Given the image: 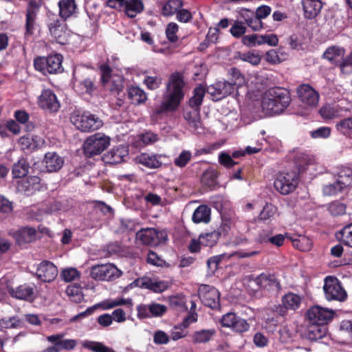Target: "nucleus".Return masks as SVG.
Returning <instances> with one entry per match:
<instances>
[{
  "label": "nucleus",
  "instance_id": "f257e3e1",
  "mask_svg": "<svg viewBox=\"0 0 352 352\" xmlns=\"http://www.w3.org/2000/svg\"><path fill=\"white\" fill-rule=\"evenodd\" d=\"M184 85L182 74L178 72L172 74L166 85V92L164 95L163 101L160 106L154 110L152 116L176 110L184 96Z\"/></svg>",
  "mask_w": 352,
  "mask_h": 352
},
{
  "label": "nucleus",
  "instance_id": "f03ea898",
  "mask_svg": "<svg viewBox=\"0 0 352 352\" xmlns=\"http://www.w3.org/2000/svg\"><path fill=\"white\" fill-rule=\"evenodd\" d=\"M291 101L289 92L280 87H273L267 91L261 101L262 112L267 116L282 113Z\"/></svg>",
  "mask_w": 352,
  "mask_h": 352
},
{
  "label": "nucleus",
  "instance_id": "7ed1b4c3",
  "mask_svg": "<svg viewBox=\"0 0 352 352\" xmlns=\"http://www.w3.org/2000/svg\"><path fill=\"white\" fill-rule=\"evenodd\" d=\"M110 142V138L102 133L90 135L83 144L85 155L91 157L100 155L109 146Z\"/></svg>",
  "mask_w": 352,
  "mask_h": 352
},
{
  "label": "nucleus",
  "instance_id": "20e7f679",
  "mask_svg": "<svg viewBox=\"0 0 352 352\" xmlns=\"http://www.w3.org/2000/svg\"><path fill=\"white\" fill-rule=\"evenodd\" d=\"M63 57L60 54H56L47 57H37L34 60V66L36 70L43 74H56L63 70Z\"/></svg>",
  "mask_w": 352,
  "mask_h": 352
},
{
  "label": "nucleus",
  "instance_id": "39448f33",
  "mask_svg": "<svg viewBox=\"0 0 352 352\" xmlns=\"http://www.w3.org/2000/svg\"><path fill=\"white\" fill-rule=\"evenodd\" d=\"M122 272L113 263L95 265L91 267L90 276L95 280L113 281L120 278Z\"/></svg>",
  "mask_w": 352,
  "mask_h": 352
},
{
  "label": "nucleus",
  "instance_id": "423d86ee",
  "mask_svg": "<svg viewBox=\"0 0 352 352\" xmlns=\"http://www.w3.org/2000/svg\"><path fill=\"white\" fill-rule=\"evenodd\" d=\"M323 290L327 300L343 302L347 298V293L342 287L340 281L336 277L327 276L324 278Z\"/></svg>",
  "mask_w": 352,
  "mask_h": 352
},
{
  "label": "nucleus",
  "instance_id": "0eeeda50",
  "mask_svg": "<svg viewBox=\"0 0 352 352\" xmlns=\"http://www.w3.org/2000/svg\"><path fill=\"white\" fill-rule=\"evenodd\" d=\"M72 122L78 130L82 132L98 130L103 124L100 118L89 113L74 114L72 117Z\"/></svg>",
  "mask_w": 352,
  "mask_h": 352
},
{
  "label": "nucleus",
  "instance_id": "6e6552de",
  "mask_svg": "<svg viewBox=\"0 0 352 352\" xmlns=\"http://www.w3.org/2000/svg\"><path fill=\"white\" fill-rule=\"evenodd\" d=\"M298 184V176L296 171L280 173L274 180V186L282 195H288L294 191Z\"/></svg>",
  "mask_w": 352,
  "mask_h": 352
},
{
  "label": "nucleus",
  "instance_id": "1a4fd4ad",
  "mask_svg": "<svg viewBox=\"0 0 352 352\" xmlns=\"http://www.w3.org/2000/svg\"><path fill=\"white\" fill-rule=\"evenodd\" d=\"M333 314L331 309L315 305L307 310L306 318L311 324H325L332 320Z\"/></svg>",
  "mask_w": 352,
  "mask_h": 352
},
{
  "label": "nucleus",
  "instance_id": "9d476101",
  "mask_svg": "<svg viewBox=\"0 0 352 352\" xmlns=\"http://www.w3.org/2000/svg\"><path fill=\"white\" fill-rule=\"evenodd\" d=\"M237 89L229 81H218L207 88V92L212 96L213 100H220L234 93Z\"/></svg>",
  "mask_w": 352,
  "mask_h": 352
},
{
  "label": "nucleus",
  "instance_id": "9b49d317",
  "mask_svg": "<svg viewBox=\"0 0 352 352\" xmlns=\"http://www.w3.org/2000/svg\"><path fill=\"white\" fill-rule=\"evenodd\" d=\"M198 292L201 300L206 306L212 309L219 306L220 294L213 286L201 285Z\"/></svg>",
  "mask_w": 352,
  "mask_h": 352
},
{
  "label": "nucleus",
  "instance_id": "f8f14e48",
  "mask_svg": "<svg viewBox=\"0 0 352 352\" xmlns=\"http://www.w3.org/2000/svg\"><path fill=\"white\" fill-rule=\"evenodd\" d=\"M121 305H126L129 307H131L133 306L132 299L124 298L107 299L91 307L87 308L84 312L77 316V317L87 316L91 315L94 313V311L97 307H100L102 310H108Z\"/></svg>",
  "mask_w": 352,
  "mask_h": 352
},
{
  "label": "nucleus",
  "instance_id": "ddd939ff",
  "mask_svg": "<svg viewBox=\"0 0 352 352\" xmlns=\"http://www.w3.org/2000/svg\"><path fill=\"white\" fill-rule=\"evenodd\" d=\"M136 238L142 243L155 246L165 239L164 232L155 228H142L136 233Z\"/></svg>",
  "mask_w": 352,
  "mask_h": 352
},
{
  "label": "nucleus",
  "instance_id": "4468645a",
  "mask_svg": "<svg viewBox=\"0 0 352 352\" xmlns=\"http://www.w3.org/2000/svg\"><path fill=\"white\" fill-rule=\"evenodd\" d=\"M184 118L188 123L190 131L195 133H202L204 132L200 118V108L188 106L184 110Z\"/></svg>",
  "mask_w": 352,
  "mask_h": 352
},
{
  "label": "nucleus",
  "instance_id": "2eb2a0df",
  "mask_svg": "<svg viewBox=\"0 0 352 352\" xmlns=\"http://www.w3.org/2000/svg\"><path fill=\"white\" fill-rule=\"evenodd\" d=\"M37 104L40 108L50 112H56L60 108V103L56 94L49 89L42 91L38 98Z\"/></svg>",
  "mask_w": 352,
  "mask_h": 352
},
{
  "label": "nucleus",
  "instance_id": "dca6fc26",
  "mask_svg": "<svg viewBox=\"0 0 352 352\" xmlns=\"http://www.w3.org/2000/svg\"><path fill=\"white\" fill-rule=\"evenodd\" d=\"M300 100L306 106L315 107L319 102V94L308 85H302L297 89Z\"/></svg>",
  "mask_w": 352,
  "mask_h": 352
},
{
  "label": "nucleus",
  "instance_id": "f3484780",
  "mask_svg": "<svg viewBox=\"0 0 352 352\" xmlns=\"http://www.w3.org/2000/svg\"><path fill=\"white\" fill-rule=\"evenodd\" d=\"M36 274L42 281L50 283L56 278L58 268L52 262L43 261L38 265Z\"/></svg>",
  "mask_w": 352,
  "mask_h": 352
},
{
  "label": "nucleus",
  "instance_id": "a211bd4d",
  "mask_svg": "<svg viewBox=\"0 0 352 352\" xmlns=\"http://www.w3.org/2000/svg\"><path fill=\"white\" fill-rule=\"evenodd\" d=\"M49 29L57 43L64 45L67 42L70 32L64 21L56 20L50 24Z\"/></svg>",
  "mask_w": 352,
  "mask_h": 352
},
{
  "label": "nucleus",
  "instance_id": "6ab92c4d",
  "mask_svg": "<svg viewBox=\"0 0 352 352\" xmlns=\"http://www.w3.org/2000/svg\"><path fill=\"white\" fill-rule=\"evenodd\" d=\"M39 11V7L35 4L30 3L28 6L25 14V36H31L34 34L36 28L37 16Z\"/></svg>",
  "mask_w": 352,
  "mask_h": 352
},
{
  "label": "nucleus",
  "instance_id": "aec40b11",
  "mask_svg": "<svg viewBox=\"0 0 352 352\" xmlns=\"http://www.w3.org/2000/svg\"><path fill=\"white\" fill-rule=\"evenodd\" d=\"M134 283L141 288L148 289L156 293H161L168 288L167 282L153 280L148 277L138 278Z\"/></svg>",
  "mask_w": 352,
  "mask_h": 352
},
{
  "label": "nucleus",
  "instance_id": "412c9836",
  "mask_svg": "<svg viewBox=\"0 0 352 352\" xmlns=\"http://www.w3.org/2000/svg\"><path fill=\"white\" fill-rule=\"evenodd\" d=\"M346 111L347 109L342 107L340 104L331 103L322 106L319 113L322 119L328 120L342 116Z\"/></svg>",
  "mask_w": 352,
  "mask_h": 352
},
{
  "label": "nucleus",
  "instance_id": "4be33fe9",
  "mask_svg": "<svg viewBox=\"0 0 352 352\" xmlns=\"http://www.w3.org/2000/svg\"><path fill=\"white\" fill-rule=\"evenodd\" d=\"M162 157V155L142 153L135 157V163L141 164L144 167L151 169H155L160 168L162 162L160 159Z\"/></svg>",
  "mask_w": 352,
  "mask_h": 352
},
{
  "label": "nucleus",
  "instance_id": "5701e85b",
  "mask_svg": "<svg viewBox=\"0 0 352 352\" xmlns=\"http://www.w3.org/2000/svg\"><path fill=\"white\" fill-rule=\"evenodd\" d=\"M40 182L41 179L37 176L28 177L18 182L17 189L27 195H31L39 190Z\"/></svg>",
  "mask_w": 352,
  "mask_h": 352
},
{
  "label": "nucleus",
  "instance_id": "b1692460",
  "mask_svg": "<svg viewBox=\"0 0 352 352\" xmlns=\"http://www.w3.org/2000/svg\"><path fill=\"white\" fill-rule=\"evenodd\" d=\"M129 152L125 146H119L111 148L104 156V161L108 164H116L124 161Z\"/></svg>",
  "mask_w": 352,
  "mask_h": 352
},
{
  "label": "nucleus",
  "instance_id": "393cba45",
  "mask_svg": "<svg viewBox=\"0 0 352 352\" xmlns=\"http://www.w3.org/2000/svg\"><path fill=\"white\" fill-rule=\"evenodd\" d=\"M302 4L305 16L309 19L316 17L323 7L322 0H302Z\"/></svg>",
  "mask_w": 352,
  "mask_h": 352
},
{
  "label": "nucleus",
  "instance_id": "a878e982",
  "mask_svg": "<svg viewBox=\"0 0 352 352\" xmlns=\"http://www.w3.org/2000/svg\"><path fill=\"white\" fill-rule=\"evenodd\" d=\"M254 281L258 287L267 290L278 289L280 287L275 276L270 274H261Z\"/></svg>",
  "mask_w": 352,
  "mask_h": 352
},
{
  "label": "nucleus",
  "instance_id": "bb28decb",
  "mask_svg": "<svg viewBox=\"0 0 352 352\" xmlns=\"http://www.w3.org/2000/svg\"><path fill=\"white\" fill-rule=\"evenodd\" d=\"M74 87L76 91L79 94L92 96L96 90L95 78L89 76L76 81Z\"/></svg>",
  "mask_w": 352,
  "mask_h": 352
},
{
  "label": "nucleus",
  "instance_id": "cd10ccee",
  "mask_svg": "<svg viewBox=\"0 0 352 352\" xmlns=\"http://www.w3.org/2000/svg\"><path fill=\"white\" fill-rule=\"evenodd\" d=\"M10 294L15 298L27 301H33L34 292V288L30 285H20L16 288L9 289Z\"/></svg>",
  "mask_w": 352,
  "mask_h": 352
},
{
  "label": "nucleus",
  "instance_id": "c85d7f7f",
  "mask_svg": "<svg viewBox=\"0 0 352 352\" xmlns=\"http://www.w3.org/2000/svg\"><path fill=\"white\" fill-rule=\"evenodd\" d=\"M43 163L48 172H56L63 166V160L56 153L49 152L45 154Z\"/></svg>",
  "mask_w": 352,
  "mask_h": 352
},
{
  "label": "nucleus",
  "instance_id": "c756f323",
  "mask_svg": "<svg viewBox=\"0 0 352 352\" xmlns=\"http://www.w3.org/2000/svg\"><path fill=\"white\" fill-rule=\"evenodd\" d=\"M58 7L59 15L64 20L74 14L77 10L75 0H60Z\"/></svg>",
  "mask_w": 352,
  "mask_h": 352
},
{
  "label": "nucleus",
  "instance_id": "7c9ffc66",
  "mask_svg": "<svg viewBox=\"0 0 352 352\" xmlns=\"http://www.w3.org/2000/svg\"><path fill=\"white\" fill-rule=\"evenodd\" d=\"M36 231L31 227H23L20 228L15 234V238L19 245L30 243L34 240Z\"/></svg>",
  "mask_w": 352,
  "mask_h": 352
},
{
  "label": "nucleus",
  "instance_id": "2f4dec72",
  "mask_svg": "<svg viewBox=\"0 0 352 352\" xmlns=\"http://www.w3.org/2000/svg\"><path fill=\"white\" fill-rule=\"evenodd\" d=\"M124 6L125 14L130 18L135 17L144 9L142 0H127Z\"/></svg>",
  "mask_w": 352,
  "mask_h": 352
},
{
  "label": "nucleus",
  "instance_id": "473e14b6",
  "mask_svg": "<svg viewBox=\"0 0 352 352\" xmlns=\"http://www.w3.org/2000/svg\"><path fill=\"white\" fill-rule=\"evenodd\" d=\"M127 94L131 102L135 105L143 104L147 100V94L139 87L132 86L129 87Z\"/></svg>",
  "mask_w": 352,
  "mask_h": 352
},
{
  "label": "nucleus",
  "instance_id": "72a5a7b5",
  "mask_svg": "<svg viewBox=\"0 0 352 352\" xmlns=\"http://www.w3.org/2000/svg\"><path fill=\"white\" fill-rule=\"evenodd\" d=\"M215 334L214 329L196 331L192 336V342L195 344H205L210 342Z\"/></svg>",
  "mask_w": 352,
  "mask_h": 352
},
{
  "label": "nucleus",
  "instance_id": "f704fd0d",
  "mask_svg": "<svg viewBox=\"0 0 352 352\" xmlns=\"http://www.w3.org/2000/svg\"><path fill=\"white\" fill-rule=\"evenodd\" d=\"M192 221L196 223H208L210 219V208L206 205L198 206L193 212Z\"/></svg>",
  "mask_w": 352,
  "mask_h": 352
},
{
  "label": "nucleus",
  "instance_id": "c9c22d12",
  "mask_svg": "<svg viewBox=\"0 0 352 352\" xmlns=\"http://www.w3.org/2000/svg\"><path fill=\"white\" fill-rule=\"evenodd\" d=\"M301 298L294 293L285 294L282 298V303L286 309L296 310L301 304Z\"/></svg>",
  "mask_w": 352,
  "mask_h": 352
},
{
  "label": "nucleus",
  "instance_id": "e433bc0d",
  "mask_svg": "<svg viewBox=\"0 0 352 352\" xmlns=\"http://www.w3.org/2000/svg\"><path fill=\"white\" fill-rule=\"evenodd\" d=\"M324 324H311L308 327L306 336L310 340H317L322 338L327 333Z\"/></svg>",
  "mask_w": 352,
  "mask_h": 352
},
{
  "label": "nucleus",
  "instance_id": "4c0bfd02",
  "mask_svg": "<svg viewBox=\"0 0 352 352\" xmlns=\"http://www.w3.org/2000/svg\"><path fill=\"white\" fill-rule=\"evenodd\" d=\"M250 328V325L248 321L245 319L237 316L236 314L234 316V320H232V323H230L229 327V329L237 333H243L247 332L249 331Z\"/></svg>",
  "mask_w": 352,
  "mask_h": 352
},
{
  "label": "nucleus",
  "instance_id": "58836bf2",
  "mask_svg": "<svg viewBox=\"0 0 352 352\" xmlns=\"http://www.w3.org/2000/svg\"><path fill=\"white\" fill-rule=\"evenodd\" d=\"M82 346L93 352H116L112 348L105 346L100 342L91 340H83L81 342Z\"/></svg>",
  "mask_w": 352,
  "mask_h": 352
},
{
  "label": "nucleus",
  "instance_id": "ea45409f",
  "mask_svg": "<svg viewBox=\"0 0 352 352\" xmlns=\"http://www.w3.org/2000/svg\"><path fill=\"white\" fill-rule=\"evenodd\" d=\"M336 236L343 244L352 248V223L345 226Z\"/></svg>",
  "mask_w": 352,
  "mask_h": 352
},
{
  "label": "nucleus",
  "instance_id": "a19ab883",
  "mask_svg": "<svg viewBox=\"0 0 352 352\" xmlns=\"http://www.w3.org/2000/svg\"><path fill=\"white\" fill-rule=\"evenodd\" d=\"M101 72V82L104 87L113 91V89L120 90V87L117 85L115 88L110 86V84L113 82L112 77L111 76V69L107 65H102L100 66Z\"/></svg>",
  "mask_w": 352,
  "mask_h": 352
},
{
  "label": "nucleus",
  "instance_id": "79ce46f5",
  "mask_svg": "<svg viewBox=\"0 0 352 352\" xmlns=\"http://www.w3.org/2000/svg\"><path fill=\"white\" fill-rule=\"evenodd\" d=\"M220 234V232L216 230L203 233L199 235L201 244L202 246L212 247L217 244Z\"/></svg>",
  "mask_w": 352,
  "mask_h": 352
},
{
  "label": "nucleus",
  "instance_id": "37998d69",
  "mask_svg": "<svg viewBox=\"0 0 352 352\" xmlns=\"http://www.w3.org/2000/svg\"><path fill=\"white\" fill-rule=\"evenodd\" d=\"M205 94L206 89L204 86L199 85L193 91L192 97L189 100L188 106L195 108H200Z\"/></svg>",
  "mask_w": 352,
  "mask_h": 352
},
{
  "label": "nucleus",
  "instance_id": "c03bdc74",
  "mask_svg": "<svg viewBox=\"0 0 352 352\" xmlns=\"http://www.w3.org/2000/svg\"><path fill=\"white\" fill-rule=\"evenodd\" d=\"M182 7V2L181 0H168L164 4L162 14L164 16H172L176 14Z\"/></svg>",
  "mask_w": 352,
  "mask_h": 352
},
{
  "label": "nucleus",
  "instance_id": "a18cd8bd",
  "mask_svg": "<svg viewBox=\"0 0 352 352\" xmlns=\"http://www.w3.org/2000/svg\"><path fill=\"white\" fill-rule=\"evenodd\" d=\"M66 294L71 301L78 303L84 299L82 288L76 285H69L66 289Z\"/></svg>",
  "mask_w": 352,
  "mask_h": 352
},
{
  "label": "nucleus",
  "instance_id": "49530a36",
  "mask_svg": "<svg viewBox=\"0 0 352 352\" xmlns=\"http://www.w3.org/2000/svg\"><path fill=\"white\" fill-rule=\"evenodd\" d=\"M336 129L341 134L352 138V117L342 119L337 122Z\"/></svg>",
  "mask_w": 352,
  "mask_h": 352
},
{
  "label": "nucleus",
  "instance_id": "de8ad7c7",
  "mask_svg": "<svg viewBox=\"0 0 352 352\" xmlns=\"http://www.w3.org/2000/svg\"><path fill=\"white\" fill-rule=\"evenodd\" d=\"M29 165L24 158L18 160L13 165L12 174L15 178H21L25 176L28 173Z\"/></svg>",
  "mask_w": 352,
  "mask_h": 352
},
{
  "label": "nucleus",
  "instance_id": "09e8293b",
  "mask_svg": "<svg viewBox=\"0 0 352 352\" xmlns=\"http://www.w3.org/2000/svg\"><path fill=\"white\" fill-rule=\"evenodd\" d=\"M143 74L144 75L143 83L148 89L155 90L160 87L162 85V78L160 76H151L148 74V72H144Z\"/></svg>",
  "mask_w": 352,
  "mask_h": 352
},
{
  "label": "nucleus",
  "instance_id": "8fccbe9b",
  "mask_svg": "<svg viewBox=\"0 0 352 352\" xmlns=\"http://www.w3.org/2000/svg\"><path fill=\"white\" fill-rule=\"evenodd\" d=\"M345 187L336 179L333 183L324 185L322 187V192L324 195L332 196L342 192Z\"/></svg>",
  "mask_w": 352,
  "mask_h": 352
},
{
  "label": "nucleus",
  "instance_id": "3c124183",
  "mask_svg": "<svg viewBox=\"0 0 352 352\" xmlns=\"http://www.w3.org/2000/svg\"><path fill=\"white\" fill-rule=\"evenodd\" d=\"M337 179L345 188L352 184V168L349 167L342 168L338 173Z\"/></svg>",
  "mask_w": 352,
  "mask_h": 352
},
{
  "label": "nucleus",
  "instance_id": "603ef678",
  "mask_svg": "<svg viewBox=\"0 0 352 352\" xmlns=\"http://www.w3.org/2000/svg\"><path fill=\"white\" fill-rule=\"evenodd\" d=\"M0 326L6 329L21 328L23 327V322L17 316H12L1 319Z\"/></svg>",
  "mask_w": 352,
  "mask_h": 352
},
{
  "label": "nucleus",
  "instance_id": "864d4df0",
  "mask_svg": "<svg viewBox=\"0 0 352 352\" xmlns=\"http://www.w3.org/2000/svg\"><path fill=\"white\" fill-rule=\"evenodd\" d=\"M60 276L64 281L72 282L78 279L80 276V273L74 267H67L61 271Z\"/></svg>",
  "mask_w": 352,
  "mask_h": 352
},
{
  "label": "nucleus",
  "instance_id": "5fc2aeb1",
  "mask_svg": "<svg viewBox=\"0 0 352 352\" xmlns=\"http://www.w3.org/2000/svg\"><path fill=\"white\" fill-rule=\"evenodd\" d=\"M294 246L300 251H308L311 248V241L305 236H299L298 239L290 238Z\"/></svg>",
  "mask_w": 352,
  "mask_h": 352
},
{
  "label": "nucleus",
  "instance_id": "6e6d98bb",
  "mask_svg": "<svg viewBox=\"0 0 352 352\" xmlns=\"http://www.w3.org/2000/svg\"><path fill=\"white\" fill-rule=\"evenodd\" d=\"M228 74L231 77L230 82L234 85L236 89L244 83V77L238 69L235 67L231 68L228 71Z\"/></svg>",
  "mask_w": 352,
  "mask_h": 352
},
{
  "label": "nucleus",
  "instance_id": "4d7b16f0",
  "mask_svg": "<svg viewBox=\"0 0 352 352\" xmlns=\"http://www.w3.org/2000/svg\"><path fill=\"white\" fill-rule=\"evenodd\" d=\"M344 54V50L341 47H332L328 48L324 53V56L330 61L337 60Z\"/></svg>",
  "mask_w": 352,
  "mask_h": 352
},
{
  "label": "nucleus",
  "instance_id": "13d9d810",
  "mask_svg": "<svg viewBox=\"0 0 352 352\" xmlns=\"http://www.w3.org/2000/svg\"><path fill=\"white\" fill-rule=\"evenodd\" d=\"M277 212V208L272 204H266L260 212L259 217L261 220H270Z\"/></svg>",
  "mask_w": 352,
  "mask_h": 352
},
{
  "label": "nucleus",
  "instance_id": "bf43d9fd",
  "mask_svg": "<svg viewBox=\"0 0 352 352\" xmlns=\"http://www.w3.org/2000/svg\"><path fill=\"white\" fill-rule=\"evenodd\" d=\"M139 140L144 146L153 144L159 140V135L151 131H145L139 135Z\"/></svg>",
  "mask_w": 352,
  "mask_h": 352
},
{
  "label": "nucleus",
  "instance_id": "052dcab7",
  "mask_svg": "<svg viewBox=\"0 0 352 352\" xmlns=\"http://www.w3.org/2000/svg\"><path fill=\"white\" fill-rule=\"evenodd\" d=\"M179 31V26L176 23H169L166 28V36L171 43H175L178 40L177 33Z\"/></svg>",
  "mask_w": 352,
  "mask_h": 352
},
{
  "label": "nucleus",
  "instance_id": "680f3d73",
  "mask_svg": "<svg viewBox=\"0 0 352 352\" xmlns=\"http://www.w3.org/2000/svg\"><path fill=\"white\" fill-rule=\"evenodd\" d=\"M285 239V236L281 234L271 237H269V235L264 236L261 234L259 237V243L270 242L272 244L279 247L283 245Z\"/></svg>",
  "mask_w": 352,
  "mask_h": 352
},
{
  "label": "nucleus",
  "instance_id": "e2e57ef3",
  "mask_svg": "<svg viewBox=\"0 0 352 352\" xmlns=\"http://www.w3.org/2000/svg\"><path fill=\"white\" fill-rule=\"evenodd\" d=\"M192 158V153L189 151L184 150L178 157L174 160L175 166L183 168L190 161Z\"/></svg>",
  "mask_w": 352,
  "mask_h": 352
},
{
  "label": "nucleus",
  "instance_id": "0e129e2a",
  "mask_svg": "<svg viewBox=\"0 0 352 352\" xmlns=\"http://www.w3.org/2000/svg\"><path fill=\"white\" fill-rule=\"evenodd\" d=\"M188 334V331L186 328L182 326L181 324L174 326L170 330V338L173 340H177L186 337Z\"/></svg>",
  "mask_w": 352,
  "mask_h": 352
},
{
  "label": "nucleus",
  "instance_id": "69168bd1",
  "mask_svg": "<svg viewBox=\"0 0 352 352\" xmlns=\"http://www.w3.org/2000/svg\"><path fill=\"white\" fill-rule=\"evenodd\" d=\"M239 58L243 61L252 64V65H258L261 60V57L258 54L250 52L241 54L239 55Z\"/></svg>",
  "mask_w": 352,
  "mask_h": 352
},
{
  "label": "nucleus",
  "instance_id": "338daca9",
  "mask_svg": "<svg viewBox=\"0 0 352 352\" xmlns=\"http://www.w3.org/2000/svg\"><path fill=\"white\" fill-rule=\"evenodd\" d=\"M328 210L333 216L342 215L345 213L346 206L339 201H333L329 204Z\"/></svg>",
  "mask_w": 352,
  "mask_h": 352
},
{
  "label": "nucleus",
  "instance_id": "774afa93",
  "mask_svg": "<svg viewBox=\"0 0 352 352\" xmlns=\"http://www.w3.org/2000/svg\"><path fill=\"white\" fill-rule=\"evenodd\" d=\"M331 128L329 126H321L316 130L311 131L310 135L312 138H327L331 135Z\"/></svg>",
  "mask_w": 352,
  "mask_h": 352
}]
</instances>
